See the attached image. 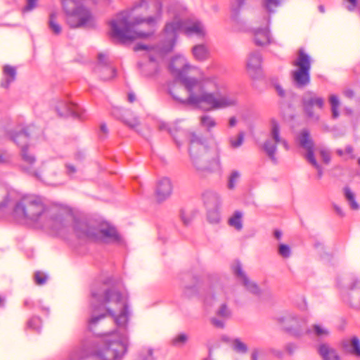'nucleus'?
I'll list each match as a JSON object with an SVG mask.
<instances>
[{
    "label": "nucleus",
    "mask_w": 360,
    "mask_h": 360,
    "mask_svg": "<svg viewBox=\"0 0 360 360\" xmlns=\"http://www.w3.org/2000/svg\"><path fill=\"white\" fill-rule=\"evenodd\" d=\"M90 307L89 330H93L108 316L114 317L117 326V330L106 335L103 347L93 355L92 360H122L129 346L126 328L129 311L124 295L116 286L105 283L94 284L91 288ZM86 356L82 348L72 352L68 360H81Z\"/></svg>",
    "instance_id": "obj_1"
},
{
    "label": "nucleus",
    "mask_w": 360,
    "mask_h": 360,
    "mask_svg": "<svg viewBox=\"0 0 360 360\" xmlns=\"http://www.w3.org/2000/svg\"><path fill=\"white\" fill-rule=\"evenodd\" d=\"M13 214L20 222L50 229L59 236L68 234L72 229L70 224L74 221V214L70 209H50L41 197L33 195L22 197L16 203Z\"/></svg>",
    "instance_id": "obj_2"
},
{
    "label": "nucleus",
    "mask_w": 360,
    "mask_h": 360,
    "mask_svg": "<svg viewBox=\"0 0 360 360\" xmlns=\"http://www.w3.org/2000/svg\"><path fill=\"white\" fill-rule=\"evenodd\" d=\"M149 3L153 13L146 16H136L130 19L129 11L117 13L109 22L110 34L112 38L121 43H126L137 39H148L153 37L161 22L163 15L162 4L159 0H139L134 9L148 8Z\"/></svg>",
    "instance_id": "obj_3"
},
{
    "label": "nucleus",
    "mask_w": 360,
    "mask_h": 360,
    "mask_svg": "<svg viewBox=\"0 0 360 360\" xmlns=\"http://www.w3.org/2000/svg\"><path fill=\"white\" fill-rule=\"evenodd\" d=\"M169 69L176 79L181 82L191 93L189 101L192 103H206L213 107L223 106L226 103V99L217 102L214 94L210 90L212 86L221 88L223 85V79L212 76L198 79L193 77H188L186 73L195 69L191 65L186 58L182 55L174 56L170 63Z\"/></svg>",
    "instance_id": "obj_4"
},
{
    "label": "nucleus",
    "mask_w": 360,
    "mask_h": 360,
    "mask_svg": "<svg viewBox=\"0 0 360 360\" xmlns=\"http://www.w3.org/2000/svg\"><path fill=\"white\" fill-rule=\"evenodd\" d=\"M179 32H183L188 37H196L199 39H203L207 34L205 25L202 21L198 19L186 20L176 14L166 22L160 33L161 54L168 53L174 49Z\"/></svg>",
    "instance_id": "obj_5"
},
{
    "label": "nucleus",
    "mask_w": 360,
    "mask_h": 360,
    "mask_svg": "<svg viewBox=\"0 0 360 360\" xmlns=\"http://www.w3.org/2000/svg\"><path fill=\"white\" fill-rule=\"evenodd\" d=\"M189 153L193 167L200 175L212 173L219 168V149L215 145L212 152L207 150L204 139L195 134H189Z\"/></svg>",
    "instance_id": "obj_6"
},
{
    "label": "nucleus",
    "mask_w": 360,
    "mask_h": 360,
    "mask_svg": "<svg viewBox=\"0 0 360 360\" xmlns=\"http://www.w3.org/2000/svg\"><path fill=\"white\" fill-rule=\"evenodd\" d=\"M181 84L182 86L173 84L169 89V94L172 95L173 98L181 103L191 105L205 111L225 109L238 105V96L233 92L226 91V85L224 80L223 85L221 88H218V86H212L210 89L211 90H210V92L214 94L217 102H221V100L224 99L227 101V102L224 104L223 103V106L221 107H213L206 103H202L200 105L191 103L189 101L191 93L181 82Z\"/></svg>",
    "instance_id": "obj_7"
},
{
    "label": "nucleus",
    "mask_w": 360,
    "mask_h": 360,
    "mask_svg": "<svg viewBox=\"0 0 360 360\" xmlns=\"http://www.w3.org/2000/svg\"><path fill=\"white\" fill-rule=\"evenodd\" d=\"M72 229L68 233H74L78 238L103 243L119 242L120 236L114 226L107 222L100 223L96 227L86 221L79 220L74 216Z\"/></svg>",
    "instance_id": "obj_8"
},
{
    "label": "nucleus",
    "mask_w": 360,
    "mask_h": 360,
    "mask_svg": "<svg viewBox=\"0 0 360 360\" xmlns=\"http://www.w3.org/2000/svg\"><path fill=\"white\" fill-rule=\"evenodd\" d=\"M311 58L303 48L297 51L296 58L292 61V65L296 69L291 71L290 75L294 84L303 88L310 83V69Z\"/></svg>",
    "instance_id": "obj_9"
},
{
    "label": "nucleus",
    "mask_w": 360,
    "mask_h": 360,
    "mask_svg": "<svg viewBox=\"0 0 360 360\" xmlns=\"http://www.w3.org/2000/svg\"><path fill=\"white\" fill-rule=\"evenodd\" d=\"M66 13L67 23L72 28L91 25L94 18L90 11L83 6L77 5L75 0H61Z\"/></svg>",
    "instance_id": "obj_10"
},
{
    "label": "nucleus",
    "mask_w": 360,
    "mask_h": 360,
    "mask_svg": "<svg viewBox=\"0 0 360 360\" xmlns=\"http://www.w3.org/2000/svg\"><path fill=\"white\" fill-rule=\"evenodd\" d=\"M283 328L295 337H302L306 334L307 318L295 313H287L278 318Z\"/></svg>",
    "instance_id": "obj_11"
},
{
    "label": "nucleus",
    "mask_w": 360,
    "mask_h": 360,
    "mask_svg": "<svg viewBox=\"0 0 360 360\" xmlns=\"http://www.w3.org/2000/svg\"><path fill=\"white\" fill-rule=\"evenodd\" d=\"M161 48V40L156 46H148L143 44H137L134 49L135 51L145 50L147 51L149 61L141 68V72L146 77L152 76L158 70V61L161 59L166 53L161 54L160 49Z\"/></svg>",
    "instance_id": "obj_12"
},
{
    "label": "nucleus",
    "mask_w": 360,
    "mask_h": 360,
    "mask_svg": "<svg viewBox=\"0 0 360 360\" xmlns=\"http://www.w3.org/2000/svg\"><path fill=\"white\" fill-rule=\"evenodd\" d=\"M282 144L285 150L289 149L288 142L281 136L280 127L275 120H271V129L269 139H267L263 146V148L268 157L274 162H276V145Z\"/></svg>",
    "instance_id": "obj_13"
},
{
    "label": "nucleus",
    "mask_w": 360,
    "mask_h": 360,
    "mask_svg": "<svg viewBox=\"0 0 360 360\" xmlns=\"http://www.w3.org/2000/svg\"><path fill=\"white\" fill-rule=\"evenodd\" d=\"M302 103L303 110L307 117L318 121L319 115L317 110L323 108L325 104L323 98L317 96L314 91H307L302 95Z\"/></svg>",
    "instance_id": "obj_14"
},
{
    "label": "nucleus",
    "mask_w": 360,
    "mask_h": 360,
    "mask_svg": "<svg viewBox=\"0 0 360 360\" xmlns=\"http://www.w3.org/2000/svg\"><path fill=\"white\" fill-rule=\"evenodd\" d=\"M270 20V15L266 13L257 18V22L261 24V27H255L252 30L254 41L257 46H263L272 43L269 30Z\"/></svg>",
    "instance_id": "obj_15"
},
{
    "label": "nucleus",
    "mask_w": 360,
    "mask_h": 360,
    "mask_svg": "<svg viewBox=\"0 0 360 360\" xmlns=\"http://www.w3.org/2000/svg\"><path fill=\"white\" fill-rule=\"evenodd\" d=\"M34 129V126H29L15 136H11V139L20 147L22 160L30 165H33L36 160L34 156L27 150V143L29 136L33 134Z\"/></svg>",
    "instance_id": "obj_16"
},
{
    "label": "nucleus",
    "mask_w": 360,
    "mask_h": 360,
    "mask_svg": "<svg viewBox=\"0 0 360 360\" xmlns=\"http://www.w3.org/2000/svg\"><path fill=\"white\" fill-rule=\"evenodd\" d=\"M94 72L103 80H108L115 76V69L110 65L108 57L104 53L98 55V63L94 68Z\"/></svg>",
    "instance_id": "obj_17"
},
{
    "label": "nucleus",
    "mask_w": 360,
    "mask_h": 360,
    "mask_svg": "<svg viewBox=\"0 0 360 360\" xmlns=\"http://www.w3.org/2000/svg\"><path fill=\"white\" fill-rule=\"evenodd\" d=\"M231 269L237 279L245 287V288L251 293L257 295L259 293L258 285L248 278L245 273L242 269V266L239 262H235Z\"/></svg>",
    "instance_id": "obj_18"
},
{
    "label": "nucleus",
    "mask_w": 360,
    "mask_h": 360,
    "mask_svg": "<svg viewBox=\"0 0 360 360\" xmlns=\"http://www.w3.org/2000/svg\"><path fill=\"white\" fill-rule=\"evenodd\" d=\"M172 193V184L169 179L162 178L157 182L155 198L159 202L166 200Z\"/></svg>",
    "instance_id": "obj_19"
},
{
    "label": "nucleus",
    "mask_w": 360,
    "mask_h": 360,
    "mask_svg": "<svg viewBox=\"0 0 360 360\" xmlns=\"http://www.w3.org/2000/svg\"><path fill=\"white\" fill-rule=\"evenodd\" d=\"M202 200L207 210L219 209L221 205V198L220 195L214 191H205L202 193Z\"/></svg>",
    "instance_id": "obj_20"
},
{
    "label": "nucleus",
    "mask_w": 360,
    "mask_h": 360,
    "mask_svg": "<svg viewBox=\"0 0 360 360\" xmlns=\"http://www.w3.org/2000/svg\"><path fill=\"white\" fill-rule=\"evenodd\" d=\"M262 56L258 51H253L250 53L247 60V69L249 74L255 77L261 69L262 65Z\"/></svg>",
    "instance_id": "obj_21"
},
{
    "label": "nucleus",
    "mask_w": 360,
    "mask_h": 360,
    "mask_svg": "<svg viewBox=\"0 0 360 360\" xmlns=\"http://www.w3.org/2000/svg\"><path fill=\"white\" fill-rule=\"evenodd\" d=\"M298 141L301 147L307 150L306 159L308 160L311 155H314V143L310 137L309 133L307 129L302 130L298 137Z\"/></svg>",
    "instance_id": "obj_22"
},
{
    "label": "nucleus",
    "mask_w": 360,
    "mask_h": 360,
    "mask_svg": "<svg viewBox=\"0 0 360 360\" xmlns=\"http://www.w3.org/2000/svg\"><path fill=\"white\" fill-rule=\"evenodd\" d=\"M348 301L352 307L360 309V282L354 281L349 288Z\"/></svg>",
    "instance_id": "obj_23"
},
{
    "label": "nucleus",
    "mask_w": 360,
    "mask_h": 360,
    "mask_svg": "<svg viewBox=\"0 0 360 360\" xmlns=\"http://www.w3.org/2000/svg\"><path fill=\"white\" fill-rule=\"evenodd\" d=\"M318 353L323 360H341L337 349L326 343L319 346Z\"/></svg>",
    "instance_id": "obj_24"
},
{
    "label": "nucleus",
    "mask_w": 360,
    "mask_h": 360,
    "mask_svg": "<svg viewBox=\"0 0 360 360\" xmlns=\"http://www.w3.org/2000/svg\"><path fill=\"white\" fill-rule=\"evenodd\" d=\"M16 68L13 66L6 65L3 68V78L1 82V86L8 89L10 84L13 82L16 78Z\"/></svg>",
    "instance_id": "obj_25"
},
{
    "label": "nucleus",
    "mask_w": 360,
    "mask_h": 360,
    "mask_svg": "<svg viewBox=\"0 0 360 360\" xmlns=\"http://www.w3.org/2000/svg\"><path fill=\"white\" fill-rule=\"evenodd\" d=\"M193 57L199 61H204L208 59L210 51L205 44H198L192 48Z\"/></svg>",
    "instance_id": "obj_26"
},
{
    "label": "nucleus",
    "mask_w": 360,
    "mask_h": 360,
    "mask_svg": "<svg viewBox=\"0 0 360 360\" xmlns=\"http://www.w3.org/2000/svg\"><path fill=\"white\" fill-rule=\"evenodd\" d=\"M306 334H311L318 338H323L330 335V330L323 325L313 324L311 328H307Z\"/></svg>",
    "instance_id": "obj_27"
},
{
    "label": "nucleus",
    "mask_w": 360,
    "mask_h": 360,
    "mask_svg": "<svg viewBox=\"0 0 360 360\" xmlns=\"http://www.w3.org/2000/svg\"><path fill=\"white\" fill-rule=\"evenodd\" d=\"M56 109L60 115L72 114L75 116H79L77 112L78 106L73 103L63 102L61 105H58Z\"/></svg>",
    "instance_id": "obj_28"
},
{
    "label": "nucleus",
    "mask_w": 360,
    "mask_h": 360,
    "mask_svg": "<svg viewBox=\"0 0 360 360\" xmlns=\"http://www.w3.org/2000/svg\"><path fill=\"white\" fill-rule=\"evenodd\" d=\"M343 191L345 197L348 202L350 208L354 210H358L359 209V205L355 200V194L349 187H345Z\"/></svg>",
    "instance_id": "obj_29"
},
{
    "label": "nucleus",
    "mask_w": 360,
    "mask_h": 360,
    "mask_svg": "<svg viewBox=\"0 0 360 360\" xmlns=\"http://www.w3.org/2000/svg\"><path fill=\"white\" fill-rule=\"evenodd\" d=\"M347 353L356 357H360V340L358 337L353 336L350 339V347Z\"/></svg>",
    "instance_id": "obj_30"
},
{
    "label": "nucleus",
    "mask_w": 360,
    "mask_h": 360,
    "mask_svg": "<svg viewBox=\"0 0 360 360\" xmlns=\"http://www.w3.org/2000/svg\"><path fill=\"white\" fill-rule=\"evenodd\" d=\"M242 217L243 214L241 212L236 211L233 215L229 220L230 226L234 227L238 231L240 230L243 227Z\"/></svg>",
    "instance_id": "obj_31"
},
{
    "label": "nucleus",
    "mask_w": 360,
    "mask_h": 360,
    "mask_svg": "<svg viewBox=\"0 0 360 360\" xmlns=\"http://www.w3.org/2000/svg\"><path fill=\"white\" fill-rule=\"evenodd\" d=\"M262 6L269 13H274L281 4V0H262Z\"/></svg>",
    "instance_id": "obj_32"
},
{
    "label": "nucleus",
    "mask_w": 360,
    "mask_h": 360,
    "mask_svg": "<svg viewBox=\"0 0 360 360\" xmlns=\"http://www.w3.org/2000/svg\"><path fill=\"white\" fill-rule=\"evenodd\" d=\"M200 123L202 127H205L208 130L214 127L217 124L214 119L208 115L201 116L200 117Z\"/></svg>",
    "instance_id": "obj_33"
},
{
    "label": "nucleus",
    "mask_w": 360,
    "mask_h": 360,
    "mask_svg": "<svg viewBox=\"0 0 360 360\" xmlns=\"http://www.w3.org/2000/svg\"><path fill=\"white\" fill-rule=\"evenodd\" d=\"M329 102L331 105L332 116L333 118H337L339 116L338 108L340 106V101L337 96L330 95L329 97Z\"/></svg>",
    "instance_id": "obj_34"
},
{
    "label": "nucleus",
    "mask_w": 360,
    "mask_h": 360,
    "mask_svg": "<svg viewBox=\"0 0 360 360\" xmlns=\"http://www.w3.org/2000/svg\"><path fill=\"white\" fill-rule=\"evenodd\" d=\"M232 348L238 353L245 354L248 352L247 345L238 338L232 340Z\"/></svg>",
    "instance_id": "obj_35"
},
{
    "label": "nucleus",
    "mask_w": 360,
    "mask_h": 360,
    "mask_svg": "<svg viewBox=\"0 0 360 360\" xmlns=\"http://www.w3.org/2000/svg\"><path fill=\"white\" fill-rule=\"evenodd\" d=\"M56 14L53 13H51L49 16V25L52 32L56 34H58L61 32V27L56 22Z\"/></svg>",
    "instance_id": "obj_36"
},
{
    "label": "nucleus",
    "mask_w": 360,
    "mask_h": 360,
    "mask_svg": "<svg viewBox=\"0 0 360 360\" xmlns=\"http://www.w3.org/2000/svg\"><path fill=\"white\" fill-rule=\"evenodd\" d=\"M219 209H210L207 210V220L211 224H218L220 221V214Z\"/></svg>",
    "instance_id": "obj_37"
},
{
    "label": "nucleus",
    "mask_w": 360,
    "mask_h": 360,
    "mask_svg": "<svg viewBox=\"0 0 360 360\" xmlns=\"http://www.w3.org/2000/svg\"><path fill=\"white\" fill-rule=\"evenodd\" d=\"M240 177V174L238 171H232L229 177L228 188L230 190L233 189L236 187V184Z\"/></svg>",
    "instance_id": "obj_38"
},
{
    "label": "nucleus",
    "mask_w": 360,
    "mask_h": 360,
    "mask_svg": "<svg viewBox=\"0 0 360 360\" xmlns=\"http://www.w3.org/2000/svg\"><path fill=\"white\" fill-rule=\"evenodd\" d=\"M244 141V133L243 131H240L238 133L236 138L234 137H230L229 138V143L230 146L233 148H237L240 147Z\"/></svg>",
    "instance_id": "obj_39"
},
{
    "label": "nucleus",
    "mask_w": 360,
    "mask_h": 360,
    "mask_svg": "<svg viewBox=\"0 0 360 360\" xmlns=\"http://www.w3.org/2000/svg\"><path fill=\"white\" fill-rule=\"evenodd\" d=\"M217 315L224 319H227L231 317V311L227 305L224 303L221 304L217 311Z\"/></svg>",
    "instance_id": "obj_40"
},
{
    "label": "nucleus",
    "mask_w": 360,
    "mask_h": 360,
    "mask_svg": "<svg viewBox=\"0 0 360 360\" xmlns=\"http://www.w3.org/2000/svg\"><path fill=\"white\" fill-rule=\"evenodd\" d=\"M140 360H154L153 349L150 347H143L139 354Z\"/></svg>",
    "instance_id": "obj_41"
},
{
    "label": "nucleus",
    "mask_w": 360,
    "mask_h": 360,
    "mask_svg": "<svg viewBox=\"0 0 360 360\" xmlns=\"http://www.w3.org/2000/svg\"><path fill=\"white\" fill-rule=\"evenodd\" d=\"M278 255L283 258H289L291 255V249L289 245L281 243L278 248Z\"/></svg>",
    "instance_id": "obj_42"
},
{
    "label": "nucleus",
    "mask_w": 360,
    "mask_h": 360,
    "mask_svg": "<svg viewBox=\"0 0 360 360\" xmlns=\"http://www.w3.org/2000/svg\"><path fill=\"white\" fill-rule=\"evenodd\" d=\"M8 202V198L6 188L0 184V208L6 206Z\"/></svg>",
    "instance_id": "obj_43"
},
{
    "label": "nucleus",
    "mask_w": 360,
    "mask_h": 360,
    "mask_svg": "<svg viewBox=\"0 0 360 360\" xmlns=\"http://www.w3.org/2000/svg\"><path fill=\"white\" fill-rule=\"evenodd\" d=\"M27 326L30 328L39 330L41 326V321L40 318L37 316H34L30 319V321L27 323Z\"/></svg>",
    "instance_id": "obj_44"
},
{
    "label": "nucleus",
    "mask_w": 360,
    "mask_h": 360,
    "mask_svg": "<svg viewBox=\"0 0 360 360\" xmlns=\"http://www.w3.org/2000/svg\"><path fill=\"white\" fill-rule=\"evenodd\" d=\"M307 161L311 164L317 170V178L318 179H321L323 175V169L318 164L314 157H312L311 155H310L309 159L307 160Z\"/></svg>",
    "instance_id": "obj_45"
},
{
    "label": "nucleus",
    "mask_w": 360,
    "mask_h": 360,
    "mask_svg": "<svg viewBox=\"0 0 360 360\" xmlns=\"http://www.w3.org/2000/svg\"><path fill=\"white\" fill-rule=\"evenodd\" d=\"M34 281L37 285H44L47 280V276L44 273L37 271L34 276Z\"/></svg>",
    "instance_id": "obj_46"
},
{
    "label": "nucleus",
    "mask_w": 360,
    "mask_h": 360,
    "mask_svg": "<svg viewBox=\"0 0 360 360\" xmlns=\"http://www.w3.org/2000/svg\"><path fill=\"white\" fill-rule=\"evenodd\" d=\"M12 161V155L6 151L0 150V164H9Z\"/></svg>",
    "instance_id": "obj_47"
},
{
    "label": "nucleus",
    "mask_w": 360,
    "mask_h": 360,
    "mask_svg": "<svg viewBox=\"0 0 360 360\" xmlns=\"http://www.w3.org/2000/svg\"><path fill=\"white\" fill-rule=\"evenodd\" d=\"M123 122L131 129H136L139 125V122L136 117L124 118Z\"/></svg>",
    "instance_id": "obj_48"
},
{
    "label": "nucleus",
    "mask_w": 360,
    "mask_h": 360,
    "mask_svg": "<svg viewBox=\"0 0 360 360\" xmlns=\"http://www.w3.org/2000/svg\"><path fill=\"white\" fill-rule=\"evenodd\" d=\"M38 0H26V6H25L24 11H30L37 6Z\"/></svg>",
    "instance_id": "obj_49"
},
{
    "label": "nucleus",
    "mask_w": 360,
    "mask_h": 360,
    "mask_svg": "<svg viewBox=\"0 0 360 360\" xmlns=\"http://www.w3.org/2000/svg\"><path fill=\"white\" fill-rule=\"evenodd\" d=\"M320 155H321V157L323 161L326 164L329 163V162L330 160V153L328 150H321L320 151Z\"/></svg>",
    "instance_id": "obj_50"
},
{
    "label": "nucleus",
    "mask_w": 360,
    "mask_h": 360,
    "mask_svg": "<svg viewBox=\"0 0 360 360\" xmlns=\"http://www.w3.org/2000/svg\"><path fill=\"white\" fill-rule=\"evenodd\" d=\"M186 340H187L186 335L180 334L173 340V342L174 345L184 344L186 342Z\"/></svg>",
    "instance_id": "obj_51"
},
{
    "label": "nucleus",
    "mask_w": 360,
    "mask_h": 360,
    "mask_svg": "<svg viewBox=\"0 0 360 360\" xmlns=\"http://www.w3.org/2000/svg\"><path fill=\"white\" fill-rule=\"evenodd\" d=\"M340 347L345 352H347L350 347V340L343 339L340 342Z\"/></svg>",
    "instance_id": "obj_52"
},
{
    "label": "nucleus",
    "mask_w": 360,
    "mask_h": 360,
    "mask_svg": "<svg viewBox=\"0 0 360 360\" xmlns=\"http://www.w3.org/2000/svg\"><path fill=\"white\" fill-rule=\"evenodd\" d=\"M238 16H239V9L236 8V9L232 10L231 14V18L233 20V22L236 24L239 22Z\"/></svg>",
    "instance_id": "obj_53"
},
{
    "label": "nucleus",
    "mask_w": 360,
    "mask_h": 360,
    "mask_svg": "<svg viewBox=\"0 0 360 360\" xmlns=\"http://www.w3.org/2000/svg\"><path fill=\"white\" fill-rule=\"evenodd\" d=\"M211 322L214 326L217 328H223L224 327V321L217 318L212 319Z\"/></svg>",
    "instance_id": "obj_54"
},
{
    "label": "nucleus",
    "mask_w": 360,
    "mask_h": 360,
    "mask_svg": "<svg viewBox=\"0 0 360 360\" xmlns=\"http://www.w3.org/2000/svg\"><path fill=\"white\" fill-rule=\"evenodd\" d=\"M333 208L338 215H339L341 217H345V212L340 207H339L337 205H334Z\"/></svg>",
    "instance_id": "obj_55"
},
{
    "label": "nucleus",
    "mask_w": 360,
    "mask_h": 360,
    "mask_svg": "<svg viewBox=\"0 0 360 360\" xmlns=\"http://www.w3.org/2000/svg\"><path fill=\"white\" fill-rule=\"evenodd\" d=\"M297 347L293 344H288L286 346V349L289 354H292L294 351L296 349Z\"/></svg>",
    "instance_id": "obj_56"
},
{
    "label": "nucleus",
    "mask_w": 360,
    "mask_h": 360,
    "mask_svg": "<svg viewBox=\"0 0 360 360\" xmlns=\"http://www.w3.org/2000/svg\"><path fill=\"white\" fill-rule=\"evenodd\" d=\"M100 132L103 134V136H105L108 132V128L105 124H101L100 126Z\"/></svg>",
    "instance_id": "obj_57"
},
{
    "label": "nucleus",
    "mask_w": 360,
    "mask_h": 360,
    "mask_svg": "<svg viewBox=\"0 0 360 360\" xmlns=\"http://www.w3.org/2000/svg\"><path fill=\"white\" fill-rule=\"evenodd\" d=\"M276 90L278 94L281 97H284L285 96V91L283 89V88L280 85H276Z\"/></svg>",
    "instance_id": "obj_58"
},
{
    "label": "nucleus",
    "mask_w": 360,
    "mask_h": 360,
    "mask_svg": "<svg viewBox=\"0 0 360 360\" xmlns=\"http://www.w3.org/2000/svg\"><path fill=\"white\" fill-rule=\"evenodd\" d=\"M236 119L235 117H231L229 118V125L231 127H234L236 124Z\"/></svg>",
    "instance_id": "obj_59"
},
{
    "label": "nucleus",
    "mask_w": 360,
    "mask_h": 360,
    "mask_svg": "<svg viewBox=\"0 0 360 360\" xmlns=\"http://www.w3.org/2000/svg\"><path fill=\"white\" fill-rule=\"evenodd\" d=\"M345 95L348 98H352L354 95V91L351 89L346 90L344 92Z\"/></svg>",
    "instance_id": "obj_60"
},
{
    "label": "nucleus",
    "mask_w": 360,
    "mask_h": 360,
    "mask_svg": "<svg viewBox=\"0 0 360 360\" xmlns=\"http://www.w3.org/2000/svg\"><path fill=\"white\" fill-rule=\"evenodd\" d=\"M274 235L277 240H280L282 236V232L279 230H276L274 231Z\"/></svg>",
    "instance_id": "obj_61"
},
{
    "label": "nucleus",
    "mask_w": 360,
    "mask_h": 360,
    "mask_svg": "<svg viewBox=\"0 0 360 360\" xmlns=\"http://www.w3.org/2000/svg\"><path fill=\"white\" fill-rule=\"evenodd\" d=\"M159 129L162 131V130H167V131H169V129H168V126H167V124L166 123H160L159 124Z\"/></svg>",
    "instance_id": "obj_62"
},
{
    "label": "nucleus",
    "mask_w": 360,
    "mask_h": 360,
    "mask_svg": "<svg viewBox=\"0 0 360 360\" xmlns=\"http://www.w3.org/2000/svg\"><path fill=\"white\" fill-rule=\"evenodd\" d=\"M136 99V96L133 93H129L128 94V101L129 103H133Z\"/></svg>",
    "instance_id": "obj_63"
},
{
    "label": "nucleus",
    "mask_w": 360,
    "mask_h": 360,
    "mask_svg": "<svg viewBox=\"0 0 360 360\" xmlns=\"http://www.w3.org/2000/svg\"><path fill=\"white\" fill-rule=\"evenodd\" d=\"M181 217L182 221L184 222V224L185 225H188L190 223L191 219L189 218L186 217L184 214H181Z\"/></svg>",
    "instance_id": "obj_64"
}]
</instances>
